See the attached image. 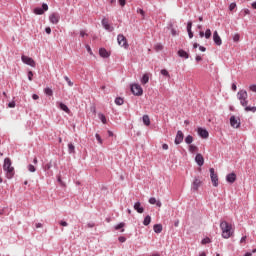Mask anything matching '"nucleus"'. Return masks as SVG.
<instances>
[{
    "mask_svg": "<svg viewBox=\"0 0 256 256\" xmlns=\"http://www.w3.org/2000/svg\"><path fill=\"white\" fill-rule=\"evenodd\" d=\"M151 223V216H146L143 221V225L147 226Z\"/></svg>",
    "mask_w": 256,
    "mask_h": 256,
    "instance_id": "7c9ffc66",
    "label": "nucleus"
},
{
    "mask_svg": "<svg viewBox=\"0 0 256 256\" xmlns=\"http://www.w3.org/2000/svg\"><path fill=\"white\" fill-rule=\"evenodd\" d=\"M198 135L202 137V139H207V137H209V132L203 128H198Z\"/></svg>",
    "mask_w": 256,
    "mask_h": 256,
    "instance_id": "f3484780",
    "label": "nucleus"
},
{
    "mask_svg": "<svg viewBox=\"0 0 256 256\" xmlns=\"http://www.w3.org/2000/svg\"><path fill=\"white\" fill-rule=\"evenodd\" d=\"M153 229L156 233H161V231H163V226L161 224H155Z\"/></svg>",
    "mask_w": 256,
    "mask_h": 256,
    "instance_id": "393cba45",
    "label": "nucleus"
},
{
    "mask_svg": "<svg viewBox=\"0 0 256 256\" xmlns=\"http://www.w3.org/2000/svg\"><path fill=\"white\" fill-rule=\"evenodd\" d=\"M53 167V164H51V162L47 163L45 166H44V171H49V169H51Z\"/></svg>",
    "mask_w": 256,
    "mask_h": 256,
    "instance_id": "58836bf2",
    "label": "nucleus"
},
{
    "mask_svg": "<svg viewBox=\"0 0 256 256\" xmlns=\"http://www.w3.org/2000/svg\"><path fill=\"white\" fill-rule=\"evenodd\" d=\"M28 171H30V173H35V171H36L35 166H33V164H29Z\"/></svg>",
    "mask_w": 256,
    "mask_h": 256,
    "instance_id": "e433bc0d",
    "label": "nucleus"
},
{
    "mask_svg": "<svg viewBox=\"0 0 256 256\" xmlns=\"http://www.w3.org/2000/svg\"><path fill=\"white\" fill-rule=\"evenodd\" d=\"M204 37H206V39H211V29L206 30Z\"/></svg>",
    "mask_w": 256,
    "mask_h": 256,
    "instance_id": "72a5a7b5",
    "label": "nucleus"
},
{
    "mask_svg": "<svg viewBox=\"0 0 256 256\" xmlns=\"http://www.w3.org/2000/svg\"><path fill=\"white\" fill-rule=\"evenodd\" d=\"M199 51L205 53L207 51V48H205L204 46H199Z\"/></svg>",
    "mask_w": 256,
    "mask_h": 256,
    "instance_id": "6e6d98bb",
    "label": "nucleus"
},
{
    "mask_svg": "<svg viewBox=\"0 0 256 256\" xmlns=\"http://www.w3.org/2000/svg\"><path fill=\"white\" fill-rule=\"evenodd\" d=\"M239 39H240L239 34H235V35L233 36V41H234L235 43L239 42Z\"/></svg>",
    "mask_w": 256,
    "mask_h": 256,
    "instance_id": "37998d69",
    "label": "nucleus"
},
{
    "mask_svg": "<svg viewBox=\"0 0 256 256\" xmlns=\"http://www.w3.org/2000/svg\"><path fill=\"white\" fill-rule=\"evenodd\" d=\"M252 8L256 9V2L252 3Z\"/></svg>",
    "mask_w": 256,
    "mask_h": 256,
    "instance_id": "338daca9",
    "label": "nucleus"
},
{
    "mask_svg": "<svg viewBox=\"0 0 256 256\" xmlns=\"http://www.w3.org/2000/svg\"><path fill=\"white\" fill-rule=\"evenodd\" d=\"M161 75H163L164 77H171V75H169V71L162 69L161 70Z\"/></svg>",
    "mask_w": 256,
    "mask_h": 256,
    "instance_id": "c9c22d12",
    "label": "nucleus"
},
{
    "mask_svg": "<svg viewBox=\"0 0 256 256\" xmlns=\"http://www.w3.org/2000/svg\"><path fill=\"white\" fill-rule=\"evenodd\" d=\"M203 58H201V56H196V61L199 62V61H202Z\"/></svg>",
    "mask_w": 256,
    "mask_h": 256,
    "instance_id": "69168bd1",
    "label": "nucleus"
},
{
    "mask_svg": "<svg viewBox=\"0 0 256 256\" xmlns=\"http://www.w3.org/2000/svg\"><path fill=\"white\" fill-rule=\"evenodd\" d=\"M137 13H140L142 17H145V11L143 9H137Z\"/></svg>",
    "mask_w": 256,
    "mask_h": 256,
    "instance_id": "09e8293b",
    "label": "nucleus"
},
{
    "mask_svg": "<svg viewBox=\"0 0 256 256\" xmlns=\"http://www.w3.org/2000/svg\"><path fill=\"white\" fill-rule=\"evenodd\" d=\"M195 161H196L197 165H199V167H203V165L205 163V158H203V155L197 154L195 157Z\"/></svg>",
    "mask_w": 256,
    "mask_h": 256,
    "instance_id": "2eb2a0df",
    "label": "nucleus"
},
{
    "mask_svg": "<svg viewBox=\"0 0 256 256\" xmlns=\"http://www.w3.org/2000/svg\"><path fill=\"white\" fill-rule=\"evenodd\" d=\"M99 55H100V57L107 58V57H109L111 54L107 51V49H105V48H100V50H99Z\"/></svg>",
    "mask_w": 256,
    "mask_h": 256,
    "instance_id": "6ab92c4d",
    "label": "nucleus"
},
{
    "mask_svg": "<svg viewBox=\"0 0 256 256\" xmlns=\"http://www.w3.org/2000/svg\"><path fill=\"white\" fill-rule=\"evenodd\" d=\"M21 59L22 63H25V65H29L30 67L36 66L35 60L29 56L22 55Z\"/></svg>",
    "mask_w": 256,
    "mask_h": 256,
    "instance_id": "0eeeda50",
    "label": "nucleus"
},
{
    "mask_svg": "<svg viewBox=\"0 0 256 256\" xmlns=\"http://www.w3.org/2000/svg\"><path fill=\"white\" fill-rule=\"evenodd\" d=\"M44 93L48 95V97H53V90L51 88H45Z\"/></svg>",
    "mask_w": 256,
    "mask_h": 256,
    "instance_id": "bb28decb",
    "label": "nucleus"
},
{
    "mask_svg": "<svg viewBox=\"0 0 256 256\" xmlns=\"http://www.w3.org/2000/svg\"><path fill=\"white\" fill-rule=\"evenodd\" d=\"M45 11H49V6L46 3L42 4V8L34 9L35 15H43Z\"/></svg>",
    "mask_w": 256,
    "mask_h": 256,
    "instance_id": "9d476101",
    "label": "nucleus"
},
{
    "mask_svg": "<svg viewBox=\"0 0 256 256\" xmlns=\"http://www.w3.org/2000/svg\"><path fill=\"white\" fill-rule=\"evenodd\" d=\"M154 49L157 52L163 51V45L161 43H157V44H155Z\"/></svg>",
    "mask_w": 256,
    "mask_h": 256,
    "instance_id": "c85d7f7f",
    "label": "nucleus"
},
{
    "mask_svg": "<svg viewBox=\"0 0 256 256\" xmlns=\"http://www.w3.org/2000/svg\"><path fill=\"white\" fill-rule=\"evenodd\" d=\"M207 243H211V239H209V238H204V239L202 240V245H207Z\"/></svg>",
    "mask_w": 256,
    "mask_h": 256,
    "instance_id": "79ce46f5",
    "label": "nucleus"
},
{
    "mask_svg": "<svg viewBox=\"0 0 256 256\" xmlns=\"http://www.w3.org/2000/svg\"><path fill=\"white\" fill-rule=\"evenodd\" d=\"M45 31H46L47 35H51V27H46Z\"/></svg>",
    "mask_w": 256,
    "mask_h": 256,
    "instance_id": "864d4df0",
    "label": "nucleus"
},
{
    "mask_svg": "<svg viewBox=\"0 0 256 256\" xmlns=\"http://www.w3.org/2000/svg\"><path fill=\"white\" fill-rule=\"evenodd\" d=\"M69 153H75V145L73 143L68 144Z\"/></svg>",
    "mask_w": 256,
    "mask_h": 256,
    "instance_id": "2f4dec72",
    "label": "nucleus"
},
{
    "mask_svg": "<svg viewBox=\"0 0 256 256\" xmlns=\"http://www.w3.org/2000/svg\"><path fill=\"white\" fill-rule=\"evenodd\" d=\"M95 137H96L98 143H99L100 145H103V139H101V136H100L99 134H96Z\"/></svg>",
    "mask_w": 256,
    "mask_h": 256,
    "instance_id": "a19ab883",
    "label": "nucleus"
},
{
    "mask_svg": "<svg viewBox=\"0 0 256 256\" xmlns=\"http://www.w3.org/2000/svg\"><path fill=\"white\" fill-rule=\"evenodd\" d=\"M142 121L144 125H146V127H149V125H151V119L149 118V115H144L142 117Z\"/></svg>",
    "mask_w": 256,
    "mask_h": 256,
    "instance_id": "412c9836",
    "label": "nucleus"
},
{
    "mask_svg": "<svg viewBox=\"0 0 256 256\" xmlns=\"http://www.w3.org/2000/svg\"><path fill=\"white\" fill-rule=\"evenodd\" d=\"M248 97L249 95L245 90H240L237 93V99L240 101V105H242V107H247V105H249V100H247Z\"/></svg>",
    "mask_w": 256,
    "mask_h": 256,
    "instance_id": "7ed1b4c3",
    "label": "nucleus"
},
{
    "mask_svg": "<svg viewBox=\"0 0 256 256\" xmlns=\"http://www.w3.org/2000/svg\"><path fill=\"white\" fill-rule=\"evenodd\" d=\"M32 99H34V101H37V99H39V95L33 94V95H32Z\"/></svg>",
    "mask_w": 256,
    "mask_h": 256,
    "instance_id": "052dcab7",
    "label": "nucleus"
},
{
    "mask_svg": "<svg viewBox=\"0 0 256 256\" xmlns=\"http://www.w3.org/2000/svg\"><path fill=\"white\" fill-rule=\"evenodd\" d=\"M226 181L228 183H235L237 181V175L235 173H230L226 176Z\"/></svg>",
    "mask_w": 256,
    "mask_h": 256,
    "instance_id": "dca6fc26",
    "label": "nucleus"
},
{
    "mask_svg": "<svg viewBox=\"0 0 256 256\" xmlns=\"http://www.w3.org/2000/svg\"><path fill=\"white\" fill-rule=\"evenodd\" d=\"M28 79L29 81H33V71L28 72Z\"/></svg>",
    "mask_w": 256,
    "mask_h": 256,
    "instance_id": "c03bdc74",
    "label": "nucleus"
},
{
    "mask_svg": "<svg viewBox=\"0 0 256 256\" xmlns=\"http://www.w3.org/2000/svg\"><path fill=\"white\" fill-rule=\"evenodd\" d=\"M150 205H156L157 207H161V201L157 200L155 197H151L149 199Z\"/></svg>",
    "mask_w": 256,
    "mask_h": 256,
    "instance_id": "aec40b11",
    "label": "nucleus"
},
{
    "mask_svg": "<svg viewBox=\"0 0 256 256\" xmlns=\"http://www.w3.org/2000/svg\"><path fill=\"white\" fill-rule=\"evenodd\" d=\"M86 49L90 55H93V51L91 50V46L87 45Z\"/></svg>",
    "mask_w": 256,
    "mask_h": 256,
    "instance_id": "603ef678",
    "label": "nucleus"
},
{
    "mask_svg": "<svg viewBox=\"0 0 256 256\" xmlns=\"http://www.w3.org/2000/svg\"><path fill=\"white\" fill-rule=\"evenodd\" d=\"M131 91L133 95H136L137 97H141V95H143V88H141V85L139 84H132Z\"/></svg>",
    "mask_w": 256,
    "mask_h": 256,
    "instance_id": "423d86ee",
    "label": "nucleus"
},
{
    "mask_svg": "<svg viewBox=\"0 0 256 256\" xmlns=\"http://www.w3.org/2000/svg\"><path fill=\"white\" fill-rule=\"evenodd\" d=\"M60 225L62 226V227H67V222L66 221H60Z\"/></svg>",
    "mask_w": 256,
    "mask_h": 256,
    "instance_id": "4d7b16f0",
    "label": "nucleus"
},
{
    "mask_svg": "<svg viewBox=\"0 0 256 256\" xmlns=\"http://www.w3.org/2000/svg\"><path fill=\"white\" fill-rule=\"evenodd\" d=\"M117 42L120 47H124V49H129V43H127V38L123 34H119L117 36Z\"/></svg>",
    "mask_w": 256,
    "mask_h": 256,
    "instance_id": "39448f33",
    "label": "nucleus"
},
{
    "mask_svg": "<svg viewBox=\"0 0 256 256\" xmlns=\"http://www.w3.org/2000/svg\"><path fill=\"white\" fill-rule=\"evenodd\" d=\"M121 7H125V4H126V0H118Z\"/></svg>",
    "mask_w": 256,
    "mask_h": 256,
    "instance_id": "5fc2aeb1",
    "label": "nucleus"
},
{
    "mask_svg": "<svg viewBox=\"0 0 256 256\" xmlns=\"http://www.w3.org/2000/svg\"><path fill=\"white\" fill-rule=\"evenodd\" d=\"M134 209H135V211H137V213H144V211H145V208H143L141 206V202H136L134 204Z\"/></svg>",
    "mask_w": 256,
    "mask_h": 256,
    "instance_id": "a211bd4d",
    "label": "nucleus"
},
{
    "mask_svg": "<svg viewBox=\"0 0 256 256\" xmlns=\"http://www.w3.org/2000/svg\"><path fill=\"white\" fill-rule=\"evenodd\" d=\"M3 171H5L7 179H13L15 177V167H13L11 158L4 159Z\"/></svg>",
    "mask_w": 256,
    "mask_h": 256,
    "instance_id": "f257e3e1",
    "label": "nucleus"
},
{
    "mask_svg": "<svg viewBox=\"0 0 256 256\" xmlns=\"http://www.w3.org/2000/svg\"><path fill=\"white\" fill-rule=\"evenodd\" d=\"M213 41L218 46L222 45V43H223V41L221 40V37L219 36V33L217 31H215L213 33Z\"/></svg>",
    "mask_w": 256,
    "mask_h": 256,
    "instance_id": "4468645a",
    "label": "nucleus"
},
{
    "mask_svg": "<svg viewBox=\"0 0 256 256\" xmlns=\"http://www.w3.org/2000/svg\"><path fill=\"white\" fill-rule=\"evenodd\" d=\"M123 227H125V223H124V222H122V223L116 225V226H115V230H116V231H119V229H123Z\"/></svg>",
    "mask_w": 256,
    "mask_h": 256,
    "instance_id": "f704fd0d",
    "label": "nucleus"
},
{
    "mask_svg": "<svg viewBox=\"0 0 256 256\" xmlns=\"http://www.w3.org/2000/svg\"><path fill=\"white\" fill-rule=\"evenodd\" d=\"M244 110L246 111V113H255L256 112V107L255 106H244Z\"/></svg>",
    "mask_w": 256,
    "mask_h": 256,
    "instance_id": "5701e85b",
    "label": "nucleus"
},
{
    "mask_svg": "<svg viewBox=\"0 0 256 256\" xmlns=\"http://www.w3.org/2000/svg\"><path fill=\"white\" fill-rule=\"evenodd\" d=\"M251 252H247L244 256H251Z\"/></svg>",
    "mask_w": 256,
    "mask_h": 256,
    "instance_id": "774afa93",
    "label": "nucleus"
},
{
    "mask_svg": "<svg viewBox=\"0 0 256 256\" xmlns=\"http://www.w3.org/2000/svg\"><path fill=\"white\" fill-rule=\"evenodd\" d=\"M64 79L67 82V84L69 85V87H73V82L71 81V79H69L67 76H65Z\"/></svg>",
    "mask_w": 256,
    "mask_h": 256,
    "instance_id": "ea45409f",
    "label": "nucleus"
},
{
    "mask_svg": "<svg viewBox=\"0 0 256 256\" xmlns=\"http://www.w3.org/2000/svg\"><path fill=\"white\" fill-rule=\"evenodd\" d=\"M220 229L222 231V237L224 239H229V237L233 235V231H232L233 227L227 221H222L220 223Z\"/></svg>",
    "mask_w": 256,
    "mask_h": 256,
    "instance_id": "f03ea898",
    "label": "nucleus"
},
{
    "mask_svg": "<svg viewBox=\"0 0 256 256\" xmlns=\"http://www.w3.org/2000/svg\"><path fill=\"white\" fill-rule=\"evenodd\" d=\"M102 25L104 27V29H106V31H109L110 33L114 31L115 28H113V26L109 25V20H107V18H104L102 20Z\"/></svg>",
    "mask_w": 256,
    "mask_h": 256,
    "instance_id": "f8f14e48",
    "label": "nucleus"
},
{
    "mask_svg": "<svg viewBox=\"0 0 256 256\" xmlns=\"http://www.w3.org/2000/svg\"><path fill=\"white\" fill-rule=\"evenodd\" d=\"M184 137L183 132L179 130L175 137V145H180V143H183Z\"/></svg>",
    "mask_w": 256,
    "mask_h": 256,
    "instance_id": "9b49d317",
    "label": "nucleus"
},
{
    "mask_svg": "<svg viewBox=\"0 0 256 256\" xmlns=\"http://www.w3.org/2000/svg\"><path fill=\"white\" fill-rule=\"evenodd\" d=\"M178 55L182 57V59H189V53H187L185 50H179Z\"/></svg>",
    "mask_w": 256,
    "mask_h": 256,
    "instance_id": "4be33fe9",
    "label": "nucleus"
},
{
    "mask_svg": "<svg viewBox=\"0 0 256 256\" xmlns=\"http://www.w3.org/2000/svg\"><path fill=\"white\" fill-rule=\"evenodd\" d=\"M235 7H237V4L231 3L229 6L230 11H233L235 9Z\"/></svg>",
    "mask_w": 256,
    "mask_h": 256,
    "instance_id": "de8ad7c7",
    "label": "nucleus"
},
{
    "mask_svg": "<svg viewBox=\"0 0 256 256\" xmlns=\"http://www.w3.org/2000/svg\"><path fill=\"white\" fill-rule=\"evenodd\" d=\"M191 27H193V22H188V24H187V31H190Z\"/></svg>",
    "mask_w": 256,
    "mask_h": 256,
    "instance_id": "3c124183",
    "label": "nucleus"
},
{
    "mask_svg": "<svg viewBox=\"0 0 256 256\" xmlns=\"http://www.w3.org/2000/svg\"><path fill=\"white\" fill-rule=\"evenodd\" d=\"M60 20H61V16L59 15V13H52L49 16V21L53 25H57V23H59Z\"/></svg>",
    "mask_w": 256,
    "mask_h": 256,
    "instance_id": "6e6552de",
    "label": "nucleus"
},
{
    "mask_svg": "<svg viewBox=\"0 0 256 256\" xmlns=\"http://www.w3.org/2000/svg\"><path fill=\"white\" fill-rule=\"evenodd\" d=\"M247 241V236H243L240 240V243H245Z\"/></svg>",
    "mask_w": 256,
    "mask_h": 256,
    "instance_id": "680f3d73",
    "label": "nucleus"
},
{
    "mask_svg": "<svg viewBox=\"0 0 256 256\" xmlns=\"http://www.w3.org/2000/svg\"><path fill=\"white\" fill-rule=\"evenodd\" d=\"M98 117L104 125L107 124V118L103 114H98Z\"/></svg>",
    "mask_w": 256,
    "mask_h": 256,
    "instance_id": "473e14b6",
    "label": "nucleus"
},
{
    "mask_svg": "<svg viewBox=\"0 0 256 256\" xmlns=\"http://www.w3.org/2000/svg\"><path fill=\"white\" fill-rule=\"evenodd\" d=\"M249 89H250V91H252L253 93H256V85H250Z\"/></svg>",
    "mask_w": 256,
    "mask_h": 256,
    "instance_id": "49530a36",
    "label": "nucleus"
},
{
    "mask_svg": "<svg viewBox=\"0 0 256 256\" xmlns=\"http://www.w3.org/2000/svg\"><path fill=\"white\" fill-rule=\"evenodd\" d=\"M142 85H147L149 83V74H144L142 79H141Z\"/></svg>",
    "mask_w": 256,
    "mask_h": 256,
    "instance_id": "b1692460",
    "label": "nucleus"
},
{
    "mask_svg": "<svg viewBox=\"0 0 256 256\" xmlns=\"http://www.w3.org/2000/svg\"><path fill=\"white\" fill-rule=\"evenodd\" d=\"M115 103H116V105H123V103H124L123 98H116Z\"/></svg>",
    "mask_w": 256,
    "mask_h": 256,
    "instance_id": "4c0bfd02",
    "label": "nucleus"
},
{
    "mask_svg": "<svg viewBox=\"0 0 256 256\" xmlns=\"http://www.w3.org/2000/svg\"><path fill=\"white\" fill-rule=\"evenodd\" d=\"M118 241H120V243H125V241H127V238L123 237V236H120L118 238Z\"/></svg>",
    "mask_w": 256,
    "mask_h": 256,
    "instance_id": "a18cd8bd",
    "label": "nucleus"
},
{
    "mask_svg": "<svg viewBox=\"0 0 256 256\" xmlns=\"http://www.w3.org/2000/svg\"><path fill=\"white\" fill-rule=\"evenodd\" d=\"M185 143H187V145H191V143H193V136L188 135V136L185 138Z\"/></svg>",
    "mask_w": 256,
    "mask_h": 256,
    "instance_id": "c756f323",
    "label": "nucleus"
},
{
    "mask_svg": "<svg viewBox=\"0 0 256 256\" xmlns=\"http://www.w3.org/2000/svg\"><path fill=\"white\" fill-rule=\"evenodd\" d=\"M210 179L213 187H219V175L215 172V168H210Z\"/></svg>",
    "mask_w": 256,
    "mask_h": 256,
    "instance_id": "20e7f679",
    "label": "nucleus"
},
{
    "mask_svg": "<svg viewBox=\"0 0 256 256\" xmlns=\"http://www.w3.org/2000/svg\"><path fill=\"white\" fill-rule=\"evenodd\" d=\"M59 107H60V109H62V111H65V113H69L70 112L69 107H67V105H65L63 103H60Z\"/></svg>",
    "mask_w": 256,
    "mask_h": 256,
    "instance_id": "a878e982",
    "label": "nucleus"
},
{
    "mask_svg": "<svg viewBox=\"0 0 256 256\" xmlns=\"http://www.w3.org/2000/svg\"><path fill=\"white\" fill-rule=\"evenodd\" d=\"M188 31V35L190 39H193V32L191 30H187Z\"/></svg>",
    "mask_w": 256,
    "mask_h": 256,
    "instance_id": "bf43d9fd",
    "label": "nucleus"
},
{
    "mask_svg": "<svg viewBox=\"0 0 256 256\" xmlns=\"http://www.w3.org/2000/svg\"><path fill=\"white\" fill-rule=\"evenodd\" d=\"M85 35H87V33H85V31H80V36L85 37Z\"/></svg>",
    "mask_w": 256,
    "mask_h": 256,
    "instance_id": "0e129e2a",
    "label": "nucleus"
},
{
    "mask_svg": "<svg viewBox=\"0 0 256 256\" xmlns=\"http://www.w3.org/2000/svg\"><path fill=\"white\" fill-rule=\"evenodd\" d=\"M230 125L234 129H239L241 127V121L237 119L235 116L230 117Z\"/></svg>",
    "mask_w": 256,
    "mask_h": 256,
    "instance_id": "1a4fd4ad",
    "label": "nucleus"
},
{
    "mask_svg": "<svg viewBox=\"0 0 256 256\" xmlns=\"http://www.w3.org/2000/svg\"><path fill=\"white\" fill-rule=\"evenodd\" d=\"M162 149H163L164 151H167V149H169V145L163 144V145H162Z\"/></svg>",
    "mask_w": 256,
    "mask_h": 256,
    "instance_id": "13d9d810",
    "label": "nucleus"
},
{
    "mask_svg": "<svg viewBox=\"0 0 256 256\" xmlns=\"http://www.w3.org/2000/svg\"><path fill=\"white\" fill-rule=\"evenodd\" d=\"M189 151H190V153H197V151H199V148H197V146H195V145H190Z\"/></svg>",
    "mask_w": 256,
    "mask_h": 256,
    "instance_id": "cd10ccee",
    "label": "nucleus"
},
{
    "mask_svg": "<svg viewBox=\"0 0 256 256\" xmlns=\"http://www.w3.org/2000/svg\"><path fill=\"white\" fill-rule=\"evenodd\" d=\"M203 184V181L199 178H195L192 183V189L193 191H199V186Z\"/></svg>",
    "mask_w": 256,
    "mask_h": 256,
    "instance_id": "ddd939ff",
    "label": "nucleus"
},
{
    "mask_svg": "<svg viewBox=\"0 0 256 256\" xmlns=\"http://www.w3.org/2000/svg\"><path fill=\"white\" fill-rule=\"evenodd\" d=\"M232 90L237 91V84L235 83L232 84Z\"/></svg>",
    "mask_w": 256,
    "mask_h": 256,
    "instance_id": "e2e57ef3",
    "label": "nucleus"
},
{
    "mask_svg": "<svg viewBox=\"0 0 256 256\" xmlns=\"http://www.w3.org/2000/svg\"><path fill=\"white\" fill-rule=\"evenodd\" d=\"M8 107H10V109L15 108V101H12L8 104Z\"/></svg>",
    "mask_w": 256,
    "mask_h": 256,
    "instance_id": "8fccbe9b",
    "label": "nucleus"
}]
</instances>
